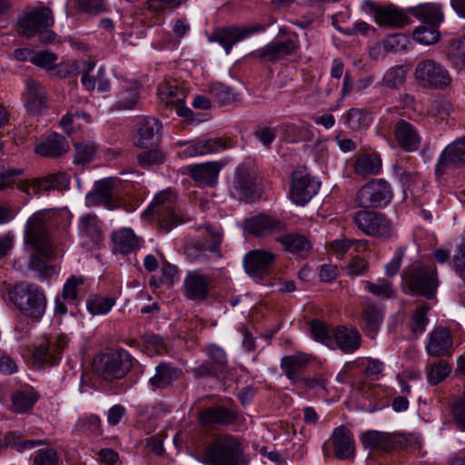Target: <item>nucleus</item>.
I'll return each mask as SVG.
<instances>
[{"label": "nucleus", "instance_id": "4c0bfd02", "mask_svg": "<svg viewBox=\"0 0 465 465\" xmlns=\"http://www.w3.org/2000/svg\"><path fill=\"white\" fill-rule=\"evenodd\" d=\"M382 162L376 153H363L356 158L352 167L359 176L376 175L381 170Z\"/></svg>", "mask_w": 465, "mask_h": 465}, {"label": "nucleus", "instance_id": "f257e3e1", "mask_svg": "<svg viewBox=\"0 0 465 465\" xmlns=\"http://www.w3.org/2000/svg\"><path fill=\"white\" fill-rule=\"evenodd\" d=\"M310 329L312 336L316 341L331 350L338 349L345 354H351L361 346V335L356 328H349L344 325L333 328L316 319L312 321Z\"/></svg>", "mask_w": 465, "mask_h": 465}, {"label": "nucleus", "instance_id": "7ed1b4c3", "mask_svg": "<svg viewBox=\"0 0 465 465\" xmlns=\"http://www.w3.org/2000/svg\"><path fill=\"white\" fill-rule=\"evenodd\" d=\"M403 284L412 295L429 300L435 297L439 286L437 269L434 265L413 263L403 271Z\"/></svg>", "mask_w": 465, "mask_h": 465}, {"label": "nucleus", "instance_id": "20e7f679", "mask_svg": "<svg viewBox=\"0 0 465 465\" xmlns=\"http://www.w3.org/2000/svg\"><path fill=\"white\" fill-rule=\"evenodd\" d=\"M10 298L16 308L25 316L40 320L46 309V298L39 286L20 282L10 292Z\"/></svg>", "mask_w": 465, "mask_h": 465}, {"label": "nucleus", "instance_id": "5701e85b", "mask_svg": "<svg viewBox=\"0 0 465 465\" xmlns=\"http://www.w3.org/2000/svg\"><path fill=\"white\" fill-rule=\"evenodd\" d=\"M452 337L444 327L435 328L430 334L426 351L430 356L442 357L451 355Z\"/></svg>", "mask_w": 465, "mask_h": 465}, {"label": "nucleus", "instance_id": "49530a36", "mask_svg": "<svg viewBox=\"0 0 465 465\" xmlns=\"http://www.w3.org/2000/svg\"><path fill=\"white\" fill-rule=\"evenodd\" d=\"M450 365L444 361L428 364L426 367L428 382L430 385L439 384L450 374Z\"/></svg>", "mask_w": 465, "mask_h": 465}, {"label": "nucleus", "instance_id": "a18cd8bd", "mask_svg": "<svg viewBox=\"0 0 465 465\" xmlns=\"http://www.w3.org/2000/svg\"><path fill=\"white\" fill-rule=\"evenodd\" d=\"M139 99V91L136 84H126L122 87L118 99L116 102V107L118 109L126 110L132 109L137 104Z\"/></svg>", "mask_w": 465, "mask_h": 465}, {"label": "nucleus", "instance_id": "6e6552de", "mask_svg": "<svg viewBox=\"0 0 465 465\" xmlns=\"http://www.w3.org/2000/svg\"><path fill=\"white\" fill-rule=\"evenodd\" d=\"M24 240L26 245H30L44 257H53L51 239L45 223V213L37 212L28 219Z\"/></svg>", "mask_w": 465, "mask_h": 465}, {"label": "nucleus", "instance_id": "0eeeda50", "mask_svg": "<svg viewBox=\"0 0 465 465\" xmlns=\"http://www.w3.org/2000/svg\"><path fill=\"white\" fill-rule=\"evenodd\" d=\"M352 221L364 234L381 239H389L394 233L391 221L384 214L371 210L354 213Z\"/></svg>", "mask_w": 465, "mask_h": 465}, {"label": "nucleus", "instance_id": "6e6d98bb", "mask_svg": "<svg viewBox=\"0 0 465 465\" xmlns=\"http://www.w3.org/2000/svg\"><path fill=\"white\" fill-rule=\"evenodd\" d=\"M448 57L455 66L465 64V35L450 42Z\"/></svg>", "mask_w": 465, "mask_h": 465}, {"label": "nucleus", "instance_id": "bb28decb", "mask_svg": "<svg viewBox=\"0 0 465 465\" xmlns=\"http://www.w3.org/2000/svg\"><path fill=\"white\" fill-rule=\"evenodd\" d=\"M182 371L171 362L162 361L155 367V373L149 380L153 391L163 390L178 380Z\"/></svg>", "mask_w": 465, "mask_h": 465}, {"label": "nucleus", "instance_id": "79ce46f5", "mask_svg": "<svg viewBox=\"0 0 465 465\" xmlns=\"http://www.w3.org/2000/svg\"><path fill=\"white\" fill-rule=\"evenodd\" d=\"M79 232L92 242H98L101 240V228L97 217L92 214L83 215L80 218Z\"/></svg>", "mask_w": 465, "mask_h": 465}, {"label": "nucleus", "instance_id": "4be33fe9", "mask_svg": "<svg viewBox=\"0 0 465 465\" xmlns=\"http://www.w3.org/2000/svg\"><path fill=\"white\" fill-rule=\"evenodd\" d=\"M331 442L336 458L348 460L354 456L355 442L353 435L345 426L341 425L333 430Z\"/></svg>", "mask_w": 465, "mask_h": 465}, {"label": "nucleus", "instance_id": "423d86ee", "mask_svg": "<svg viewBox=\"0 0 465 465\" xmlns=\"http://www.w3.org/2000/svg\"><path fill=\"white\" fill-rule=\"evenodd\" d=\"M414 78L420 86L436 90L447 88L452 81L446 67L430 58H425L417 63Z\"/></svg>", "mask_w": 465, "mask_h": 465}, {"label": "nucleus", "instance_id": "09e8293b", "mask_svg": "<svg viewBox=\"0 0 465 465\" xmlns=\"http://www.w3.org/2000/svg\"><path fill=\"white\" fill-rule=\"evenodd\" d=\"M4 442L18 452L30 450L40 444V441L34 440H23L17 431H9L4 435Z\"/></svg>", "mask_w": 465, "mask_h": 465}, {"label": "nucleus", "instance_id": "72a5a7b5", "mask_svg": "<svg viewBox=\"0 0 465 465\" xmlns=\"http://www.w3.org/2000/svg\"><path fill=\"white\" fill-rule=\"evenodd\" d=\"M407 14V11L404 12L395 5H389L377 10L375 21L381 25L402 28L411 23Z\"/></svg>", "mask_w": 465, "mask_h": 465}, {"label": "nucleus", "instance_id": "ea45409f", "mask_svg": "<svg viewBox=\"0 0 465 465\" xmlns=\"http://www.w3.org/2000/svg\"><path fill=\"white\" fill-rule=\"evenodd\" d=\"M276 242H280L285 251L292 253H302L308 252L311 249V242L302 234L292 232V233H281L275 238Z\"/></svg>", "mask_w": 465, "mask_h": 465}, {"label": "nucleus", "instance_id": "2f4dec72", "mask_svg": "<svg viewBox=\"0 0 465 465\" xmlns=\"http://www.w3.org/2000/svg\"><path fill=\"white\" fill-rule=\"evenodd\" d=\"M66 138L57 133L49 134L43 142L35 145L36 153L45 157H59L69 151Z\"/></svg>", "mask_w": 465, "mask_h": 465}, {"label": "nucleus", "instance_id": "9b49d317", "mask_svg": "<svg viewBox=\"0 0 465 465\" xmlns=\"http://www.w3.org/2000/svg\"><path fill=\"white\" fill-rule=\"evenodd\" d=\"M68 344L64 334L51 336L40 343L34 351V364L37 367L54 366L60 362L61 355Z\"/></svg>", "mask_w": 465, "mask_h": 465}, {"label": "nucleus", "instance_id": "69168bd1", "mask_svg": "<svg viewBox=\"0 0 465 465\" xmlns=\"http://www.w3.org/2000/svg\"><path fill=\"white\" fill-rule=\"evenodd\" d=\"M452 412L455 422L465 431V388L462 394L453 402Z\"/></svg>", "mask_w": 465, "mask_h": 465}, {"label": "nucleus", "instance_id": "9d476101", "mask_svg": "<svg viewBox=\"0 0 465 465\" xmlns=\"http://www.w3.org/2000/svg\"><path fill=\"white\" fill-rule=\"evenodd\" d=\"M95 371L104 380L120 379L131 369L133 360L124 350H118L100 355L94 361Z\"/></svg>", "mask_w": 465, "mask_h": 465}, {"label": "nucleus", "instance_id": "aec40b11", "mask_svg": "<svg viewBox=\"0 0 465 465\" xmlns=\"http://www.w3.org/2000/svg\"><path fill=\"white\" fill-rule=\"evenodd\" d=\"M115 179L109 177L95 183L94 190L86 195V204L89 207L104 206L108 210L115 208L113 199V190L115 187Z\"/></svg>", "mask_w": 465, "mask_h": 465}, {"label": "nucleus", "instance_id": "338daca9", "mask_svg": "<svg viewBox=\"0 0 465 465\" xmlns=\"http://www.w3.org/2000/svg\"><path fill=\"white\" fill-rule=\"evenodd\" d=\"M408 39L402 34L389 35L384 40V48L390 52H400L407 48Z\"/></svg>", "mask_w": 465, "mask_h": 465}, {"label": "nucleus", "instance_id": "a19ab883", "mask_svg": "<svg viewBox=\"0 0 465 465\" xmlns=\"http://www.w3.org/2000/svg\"><path fill=\"white\" fill-rule=\"evenodd\" d=\"M361 440L365 448L389 451L394 448L392 437L386 432L377 430L366 431L361 435Z\"/></svg>", "mask_w": 465, "mask_h": 465}, {"label": "nucleus", "instance_id": "de8ad7c7", "mask_svg": "<svg viewBox=\"0 0 465 465\" xmlns=\"http://www.w3.org/2000/svg\"><path fill=\"white\" fill-rule=\"evenodd\" d=\"M413 39L422 45H434L440 39L439 26L420 25L413 31Z\"/></svg>", "mask_w": 465, "mask_h": 465}, {"label": "nucleus", "instance_id": "b1692460", "mask_svg": "<svg viewBox=\"0 0 465 465\" xmlns=\"http://www.w3.org/2000/svg\"><path fill=\"white\" fill-rule=\"evenodd\" d=\"M296 47V44L291 39L272 42L261 49H258L255 54H253V56L263 62L275 63L293 54Z\"/></svg>", "mask_w": 465, "mask_h": 465}, {"label": "nucleus", "instance_id": "473e14b6", "mask_svg": "<svg viewBox=\"0 0 465 465\" xmlns=\"http://www.w3.org/2000/svg\"><path fill=\"white\" fill-rule=\"evenodd\" d=\"M162 124L153 117L143 118L138 126L137 145L143 148L157 144L160 141Z\"/></svg>", "mask_w": 465, "mask_h": 465}, {"label": "nucleus", "instance_id": "13d9d810", "mask_svg": "<svg viewBox=\"0 0 465 465\" xmlns=\"http://www.w3.org/2000/svg\"><path fill=\"white\" fill-rule=\"evenodd\" d=\"M164 154L157 149L144 151L137 155V163L143 168L160 165L164 162Z\"/></svg>", "mask_w": 465, "mask_h": 465}, {"label": "nucleus", "instance_id": "4468645a", "mask_svg": "<svg viewBox=\"0 0 465 465\" xmlns=\"http://www.w3.org/2000/svg\"><path fill=\"white\" fill-rule=\"evenodd\" d=\"M391 134L405 152H416L420 146L421 136L417 126L405 119L396 118L391 122Z\"/></svg>", "mask_w": 465, "mask_h": 465}, {"label": "nucleus", "instance_id": "dca6fc26", "mask_svg": "<svg viewBox=\"0 0 465 465\" xmlns=\"http://www.w3.org/2000/svg\"><path fill=\"white\" fill-rule=\"evenodd\" d=\"M54 15L48 7L32 10L19 19V32L25 37H34L37 33L54 25Z\"/></svg>", "mask_w": 465, "mask_h": 465}, {"label": "nucleus", "instance_id": "3c124183", "mask_svg": "<svg viewBox=\"0 0 465 465\" xmlns=\"http://www.w3.org/2000/svg\"><path fill=\"white\" fill-rule=\"evenodd\" d=\"M211 95L221 104L228 105L234 102L235 96L232 90L222 83L210 84L208 87Z\"/></svg>", "mask_w": 465, "mask_h": 465}, {"label": "nucleus", "instance_id": "f3484780", "mask_svg": "<svg viewBox=\"0 0 465 465\" xmlns=\"http://www.w3.org/2000/svg\"><path fill=\"white\" fill-rule=\"evenodd\" d=\"M463 165H465V136L457 139L441 152L435 167V173L440 177L447 169Z\"/></svg>", "mask_w": 465, "mask_h": 465}, {"label": "nucleus", "instance_id": "e433bc0d", "mask_svg": "<svg viewBox=\"0 0 465 465\" xmlns=\"http://www.w3.org/2000/svg\"><path fill=\"white\" fill-rule=\"evenodd\" d=\"M114 250L121 253H130L139 248V239L131 229L123 228L112 233Z\"/></svg>", "mask_w": 465, "mask_h": 465}, {"label": "nucleus", "instance_id": "8fccbe9b", "mask_svg": "<svg viewBox=\"0 0 465 465\" xmlns=\"http://www.w3.org/2000/svg\"><path fill=\"white\" fill-rule=\"evenodd\" d=\"M430 306L422 304L417 307L411 314L410 329L415 334H420L425 331L426 327L429 323L427 317Z\"/></svg>", "mask_w": 465, "mask_h": 465}, {"label": "nucleus", "instance_id": "c85d7f7f", "mask_svg": "<svg viewBox=\"0 0 465 465\" xmlns=\"http://www.w3.org/2000/svg\"><path fill=\"white\" fill-rule=\"evenodd\" d=\"M39 398V393L33 387H22L11 394V411L16 414L27 413Z\"/></svg>", "mask_w": 465, "mask_h": 465}, {"label": "nucleus", "instance_id": "6ab92c4d", "mask_svg": "<svg viewBox=\"0 0 465 465\" xmlns=\"http://www.w3.org/2000/svg\"><path fill=\"white\" fill-rule=\"evenodd\" d=\"M211 282V277L200 271L188 272L183 282V294L191 301H203L209 295Z\"/></svg>", "mask_w": 465, "mask_h": 465}, {"label": "nucleus", "instance_id": "603ef678", "mask_svg": "<svg viewBox=\"0 0 465 465\" xmlns=\"http://www.w3.org/2000/svg\"><path fill=\"white\" fill-rule=\"evenodd\" d=\"M406 74L407 70L404 66H393L384 74L382 78L383 85L391 89H397L405 82Z\"/></svg>", "mask_w": 465, "mask_h": 465}, {"label": "nucleus", "instance_id": "58836bf2", "mask_svg": "<svg viewBox=\"0 0 465 465\" xmlns=\"http://www.w3.org/2000/svg\"><path fill=\"white\" fill-rule=\"evenodd\" d=\"M362 329L365 334L374 339L383 321L381 310L374 305H370L362 311Z\"/></svg>", "mask_w": 465, "mask_h": 465}, {"label": "nucleus", "instance_id": "774afa93", "mask_svg": "<svg viewBox=\"0 0 465 465\" xmlns=\"http://www.w3.org/2000/svg\"><path fill=\"white\" fill-rule=\"evenodd\" d=\"M455 272L465 282V240L459 246L457 254H455L451 261Z\"/></svg>", "mask_w": 465, "mask_h": 465}, {"label": "nucleus", "instance_id": "a211bd4d", "mask_svg": "<svg viewBox=\"0 0 465 465\" xmlns=\"http://www.w3.org/2000/svg\"><path fill=\"white\" fill-rule=\"evenodd\" d=\"M245 229L256 237L278 236L286 231V223L269 215L259 214L245 221Z\"/></svg>", "mask_w": 465, "mask_h": 465}, {"label": "nucleus", "instance_id": "f03ea898", "mask_svg": "<svg viewBox=\"0 0 465 465\" xmlns=\"http://www.w3.org/2000/svg\"><path fill=\"white\" fill-rule=\"evenodd\" d=\"M200 460L205 465H247L241 442L229 434L211 442L201 453Z\"/></svg>", "mask_w": 465, "mask_h": 465}, {"label": "nucleus", "instance_id": "f704fd0d", "mask_svg": "<svg viewBox=\"0 0 465 465\" xmlns=\"http://www.w3.org/2000/svg\"><path fill=\"white\" fill-rule=\"evenodd\" d=\"M70 177L65 173H50L33 180V193H40L50 190H65L69 187Z\"/></svg>", "mask_w": 465, "mask_h": 465}, {"label": "nucleus", "instance_id": "7c9ffc66", "mask_svg": "<svg viewBox=\"0 0 465 465\" xmlns=\"http://www.w3.org/2000/svg\"><path fill=\"white\" fill-rule=\"evenodd\" d=\"M310 356L305 353L284 356L281 360V369L293 383H297L310 362Z\"/></svg>", "mask_w": 465, "mask_h": 465}, {"label": "nucleus", "instance_id": "c756f323", "mask_svg": "<svg viewBox=\"0 0 465 465\" xmlns=\"http://www.w3.org/2000/svg\"><path fill=\"white\" fill-rule=\"evenodd\" d=\"M407 13L416 17L424 25L440 26L444 20V14L439 5L432 3L420 4L417 6H410Z\"/></svg>", "mask_w": 465, "mask_h": 465}, {"label": "nucleus", "instance_id": "39448f33", "mask_svg": "<svg viewBox=\"0 0 465 465\" xmlns=\"http://www.w3.org/2000/svg\"><path fill=\"white\" fill-rule=\"evenodd\" d=\"M175 195L171 191H163L156 194L147 212L157 222L159 230L168 232L175 226L184 223L183 216L175 212Z\"/></svg>", "mask_w": 465, "mask_h": 465}, {"label": "nucleus", "instance_id": "cd10ccee", "mask_svg": "<svg viewBox=\"0 0 465 465\" xmlns=\"http://www.w3.org/2000/svg\"><path fill=\"white\" fill-rule=\"evenodd\" d=\"M237 418L236 411L223 406L208 408L200 414V420L204 426H228L233 424Z\"/></svg>", "mask_w": 465, "mask_h": 465}, {"label": "nucleus", "instance_id": "052dcab7", "mask_svg": "<svg viewBox=\"0 0 465 465\" xmlns=\"http://www.w3.org/2000/svg\"><path fill=\"white\" fill-rule=\"evenodd\" d=\"M207 355L213 361L211 364L223 373L227 367V356L223 349L212 344L207 348Z\"/></svg>", "mask_w": 465, "mask_h": 465}, {"label": "nucleus", "instance_id": "a878e982", "mask_svg": "<svg viewBox=\"0 0 465 465\" xmlns=\"http://www.w3.org/2000/svg\"><path fill=\"white\" fill-rule=\"evenodd\" d=\"M25 104L32 114H40L47 105L45 88L32 78L25 81Z\"/></svg>", "mask_w": 465, "mask_h": 465}, {"label": "nucleus", "instance_id": "5fc2aeb1", "mask_svg": "<svg viewBox=\"0 0 465 465\" xmlns=\"http://www.w3.org/2000/svg\"><path fill=\"white\" fill-rule=\"evenodd\" d=\"M365 290L368 292L383 299H389L394 295V290L391 283L383 278H379L375 283L366 282Z\"/></svg>", "mask_w": 465, "mask_h": 465}, {"label": "nucleus", "instance_id": "0e129e2a", "mask_svg": "<svg viewBox=\"0 0 465 465\" xmlns=\"http://www.w3.org/2000/svg\"><path fill=\"white\" fill-rule=\"evenodd\" d=\"M203 155L215 153L228 147V142L223 138H211L207 140H198Z\"/></svg>", "mask_w": 465, "mask_h": 465}, {"label": "nucleus", "instance_id": "393cba45", "mask_svg": "<svg viewBox=\"0 0 465 465\" xmlns=\"http://www.w3.org/2000/svg\"><path fill=\"white\" fill-rule=\"evenodd\" d=\"M221 169L222 164L219 162H206L189 165L187 173L200 186H213Z\"/></svg>", "mask_w": 465, "mask_h": 465}, {"label": "nucleus", "instance_id": "c03bdc74", "mask_svg": "<svg viewBox=\"0 0 465 465\" xmlns=\"http://www.w3.org/2000/svg\"><path fill=\"white\" fill-rule=\"evenodd\" d=\"M162 95H165V100L167 104H175L177 106V113L182 116H187V114L190 110L186 107H183L182 104H183L186 94L185 92L178 87L177 85H168L165 86L161 91Z\"/></svg>", "mask_w": 465, "mask_h": 465}, {"label": "nucleus", "instance_id": "1a4fd4ad", "mask_svg": "<svg viewBox=\"0 0 465 465\" xmlns=\"http://www.w3.org/2000/svg\"><path fill=\"white\" fill-rule=\"evenodd\" d=\"M392 190L383 179H372L356 193L355 203L361 208H384L391 201Z\"/></svg>", "mask_w": 465, "mask_h": 465}, {"label": "nucleus", "instance_id": "bf43d9fd", "mask_svg": "<svg viewBox=\"0 0 465 465\" xmlns=\"http://www.w3.org/2000/svg\"><path fill=\"white\" fill-rule=\"evenodd\" d=\"M81 67V61L74 60L72 62L60 63L54 64L50 74L59 78H65L72 75L79 74V68Z\"/></svg>", "mask_w": 465, "mask_h": 465}, {"label": "nucleus", "instance_id": "e2e57ef3", "mask_svg": "<svg viewBox=\"0 0 465 465\" xmlns=\"http://www.w3.org/2000/svg\"><path fill=\"white\" fill-rule=\"evenodd\" d=\"M57 60V55L54 53L48 51H40L35 53L32 57H30V61L42 68L46 69L47 71H51L53 65Z\"/></svg>", "mask_w": 465, "mask_h": 465}, {"label": "nucleus", "instance_id": "c9c22d12", "mask_svg": "<svg viewBox=\"0 0 465 465\" xmlns=\"http://www.w3.org/2000/svg\"><path fill=\"white\" fill-rule=\"evenodd\" d=\"M343 124L351 131L367 130L372 123L371 114L363 108H351L341 116Z\"/></svg>", "mask_w": 465, "mask_h": 465}, {"label": "nucleus", "instance_id": "f8f14e48", "mask_svg": "<svg viewBox=\"0 0 465 465\" xmlns=\"http://www.w3.org/2000/svg\"><path fill=\"white\" fill-rule=\"evenodd\" d=\"M256 170L250 163L240 164L235 171L230 192L232 196L240 200L249 202L253 199L256 184H255Z\"/></svg>", "mask_w": 465, "mask_h": 465}, {"label": "nucleus", "instance_id": "2eb2a0df", "mask_svg": "<svg viewBox=\"0 0 465 465\" xmlns=\"http://www.w3.org/2000/svg\"><path fill=\"white\" fill-rule=\"evenodd\" d=\"M264 30L263 25L227 26L217 28L211 37L212 41L219 43L229 54L232 46L250 35Z\"/></svg>", "mask_w": 465, "mask_h": 465}, {"label": "nucleus", "instance_id": "864d4df0", "mask_svg": "<svg viewBox=\"0 0 465 465\" xmlns=\"http://www.w3.org/2000/svg\"><path fill=\"white\" fill-rule=\"evenodd\" d=\"M45 258L42 254L32 253L29 258L28 268L35 271L43 278H49L55 273V268L53 265H49Z\"/></svg>", "mask_w": 465, "mask_h": 465}, {"label": "nucleus", "instance_id": "37998d69", "mask_svg": "<svg viewBox=\"0 0 465 465\" xmlns=\"http://www.w3.org/2000/svg\"><path fill=\"white\" fill-rule=\"evenodd\" d=\"M115 304V300L99 294H91L86 301L87 311L92 315L107 314Z\"/></svg>", "mask_w": 465, "mask_h": 465}, {"label": "nucleus", "instance_id": "ddd939ff", "mask_svg": "<svg viewBox=\"0 0 465 465\" xmlns=\"http://www.w3.org/2000/svg\"><path fill=\"white\" fill-rule=\"evenodd\" d=\"M320 187V182L305 170L298 169L292 173L289 195L296 204L304 205L317 194Z\"/></svg>", "mask_w": 465, "mask_h": 465}, {"label": "nucleus", "instance_id": "680f3d73", "mask_svg": "<svg viewBox=\"0 0 465 465\" xmlns=\"http://www.w3.org/2000/svg\"><path fill=\"white\" fill-rule=\"evenodd\" d=\"M83 277H70L64 283L63 288V299L68 302L76 301L78 296V288L83 285Z\"/></svg>", "mask_w": 465, "mask_h": 465}, {"label": "nucleus", "instance_id": "412c9836", "mask_svg": "<svg viewBox=\"0 0 465 465\" xmlns=\"http://www.w3.org/2000/svg\"><path fill=\"white\" fill-rule=\"evenodd\" d=\"M274 262V253L266 250L251 251L243 260L246 272L252 277H262L267 274Z\"/></svg>", "mask_w": 465, "mask_h": 465}, {"label": "nucleus", "instance_id": "4d7b16f0", "mask_svg": "<svg viewBox=\"0 0 465 465\" xmlns=\"http://www.w3.org/2000/svg\"><path fill=\"white\" fill-rule=\"evenodd\" d=\"M96 145L93 142H82L74 143V162L77 163H85L90 162L96 153Z\"/></svg>", "mask_w": 465, "mask_h": 465}]
</instances>
